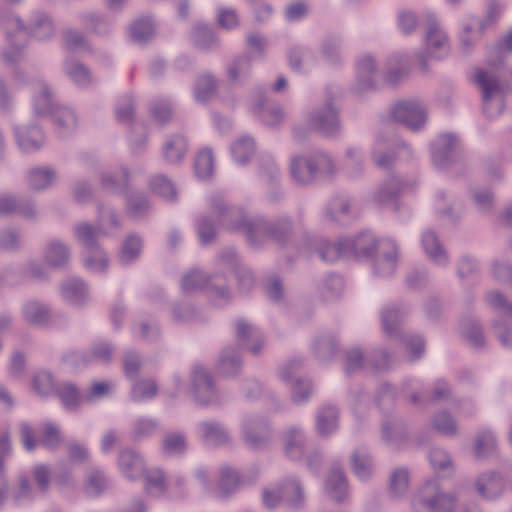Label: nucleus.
<instances>
[{
    "label": "nucleus",
    "mask_w": 512,
    "mask_h": 512,
    "mask_svg": "<svg viewBox=\"0 0 512 512\" xmlns=\"http://www.w3.org/2000/svg\"><path fill=\"white\" fill-rule=\"evenodd\" d=\"M210 216L204 215L197 221V234L202 244L211 243L216 236V225L232 232H243L251 246H260L266 239H271L279 245L286 244L292 237L294 228L289 217L277 221H267L262 217L248 219L244 211L238 207L228 206L219 192L211 193L208 198Z\"/></svg>",
    "instance_id": "1"
},
{
    "label": "nucleus",
    "mask_w": 512,
    "mask_h": 512,
    "mask_svg": "<svg viewBox=\"0 0 512 512\" xmlns=\"http://www.w3.org/2000/svg\"><path fill=\"white\" fill-rule=\"evenodd\" d=\"M16 82L30 83L37 91L35 96L34 108L38 115L51 113L52 119L57 126L58 133L67 134L72 132L78 124L76 113L68 107H54L52 103V95L47 84L41 79H30L22 71L15 72Z\"/></svg>",
    "instance_id": "2"
},
{
    "label": "nucleus",
    "mask_w": 512,
    "mask_h": 512,
    "mask_svg": "<svg viewBox=\"0 0 512 512\" xmlns=\"http://www.w3.org/2000/svg\"><path fill=\"white\" fill-rule=\"evenodd\" d=\"M474 82L482 92L483 113L489 118L499 116L504 109V94L499 77L479 69L474 75Z\"/></svg>",
    "instance_id": "3"
},
{
    "label": "nucleus",
    "mask_w": 512,
    "mask_h": 512,
    "mask_svg": "<svg viewBox=\"0 0 512 512\" xmlns=\"http://www.w3.org/2000/svg\"><path fill=\"white\" fill-rule=\"evenodd\" d=\"M205 288L209 298L216 305H223L230 300V291L217 278H208L201 271L194 269L186 273L181 280V289L190 293Z\"/></svg>",
    "instance_id": "4"
},
{
    "label": "nucleus",
    "mask_w": 512,
    "mask_h": 512,
    "mask_svg": "<svg viewBox=\"0 0 512 512\" xmlns=\"http://www.w3.org/2000/svg\"><path fill=\"white\" fill-rule=\"evenodd\" d=\"M118 467L127 478L143 480H164L165 472L157 467L147 468L143 458L132 449H122L118 456Z\"/></svg>",
    "instance_id": "5"
},
{
    "label": "nucleus",
    "mask_w": 512,
    "mask_h": 512,
    "mask_svg": "<svg viewBox=\"0 0 512 512\" xmlns=\"http://www.w3.org/2000/svg\"><path fill=\"white\" fill-rule=\"evenodd\" d=\"M391 115L396 122L414 132L422 130L427 122V109L417 99L398 101L392 107Z\"/></svg>",
    "instance_id": "6"
},
{
    "label": "nucleus",
    "mask_w": 512,
    "mask_h": 512,
    "mask_svg": "<svg viewBox=\"0 0 512 512\" xmlns=\"http://www.w3.org/2000/svg\"><path fill=\"white\" fill-rule=\"evenodd\" d=\"M192 394L199 405H214L220 402L213 378L202 366L192 370Z\"/></svg>",
    "instance_id": "7"
},
{
    "label": "nucleus",
    "mask_w": 512,
    "mask_h": 512,
    "mask_svg": "<svg viewBox=\"0 0 512 512\" xmlns=\"http://www.w3.org/2000/svg\"><path fill=\"white\" fill-rule=\"evenodd\" d=\"M304 251L315 250L325 262H334L341 257L348 256L346 239L330 242L326 239H317L311 235L303 236Z\"/></svg>",
    "instance_id": "8"
},
{
    "label": "nucleus",
    "mask_w": 512,
    "mask_h": 512,
    "mask_svg": "<svg viewBox=\"0 0 512 512\" xmlns=\"http://www.w3.org/2000/svg\"><path fill=\"white\" fill-rule=\"evenodd\" d=\"M310 125L325 136L339 133L340 122L334 98L329 96L325 105L311 115Z\"/></svg>",
    "instance_id": "9"
},
{
    "label": "nucleus",
    "mask_w": 512,
    "mask_h": 512,
    "mask_svg": "<svg viewBox=\"0 0 512 512\" xmlns=\"http://www.w3.org/2000/svg\"><path fill=\"white\" fill-rule=\"evenodd\" d=\"M461 150V145L456 135L445 133L432 144V160L435 165L443 167L456 161Z\"/></svg>",
    "instance_id": "10"
},
{
    "label": "nucleus",
    "mask_w": 512,
    "mask_h": 512,
    "mask_svg": "<svg viewBox=\"0 0 512 512\" xmlns=\"http://www.w3.org/2000/svg\"><path fill=\"white\" fill-rule=\"evenodd\" d=\"M12 51L3 53V61L12 64L19 59L20 51L27 42L28 32L17 17H10L3 22Z\"/></svg>",
    "instance_id": "11"
},
{
    "label": "nucleus",
    "mask_w": 512,
    "mask_h": 512,
    "mask_svg": "<svg viewBox=\"0 0 512 512\" xmlns=\"http://www.w3.org/2000/svg\"><path fill=\"white\" fill-rule=\"evenodd\" d=\"M449 42L446 33L439 27L435 17L427 16L426 50L436 59H441L449 53Z\"/></svg>",
    "instance_id": "12"
},
{
    "label": "nucleus",
    "mask_w": 512,
    "mask_h": 512,
    "mask_svg": "<svg viewBox=\"0 0 512 512\" xmlns=\"http://www.w3.org/2000/svg\"><path fill=\"white\" fill-rule=\"evenodd\" d=\"M236 337L238 344L247 348L253 355H258L264 346L262 333L244 319L236 321Z\"/></svg>",
    "instance_id": "13"
},
{
    "label": "nucleus",
    "mask_w": 512,
    "mask_h": 512,
    "mask_svg": "<svg viewBox=\"0 0 512 512\" xmlns=\"http://www.w3.org/2000/svg\"><path fill=\"white\" fill-rule=\"evenodd\" d=\"M290 176L296 184L307 185L316 179L312 153L309 155H295L290 160Z\"/></svg>",
    "instance_id": "14"
},
{
    "label": "nucleus",
    "mask_w": 512,
    "mask_h": 512,
    "mask_svg": "<svg viewBox=\"0 0 512 512\" xmlns=\"http://www.w3.org/2000/svg\"><path fill=\"white\" fill-rule=\"evenodd\" d=\"M379 72L375 60L370 55L361 57L356 66V89L359 92L373 89L377 85Z\"/></svg>",
    "instance_id": "15"
},
{
    "label": "nucleus",
    "mask_w": 512,
    "mask_h": 512,
    "mask_svg": "<svg viewBox=\"0 0 512 512\" xmlns=\"http://www.w3.org/2000/svg\"><path fill=\"white\" fill-rule=\"evenodd\" d=\"M397 247L390 240H383L379 244V253L374 260V271L379 276H390L397 265Z\"/></svg>",
    "instance_id": "16"
},
{
    "label": "nucleus",
    "mask_w": 512,
    "mask_h": 512,
    "mask_svg": "<svg viewBox=\"0 0 512 512\" xmlns=\"http://www.w3.org/2000/svg\"><path fill=\"white\" fill-rule=\"evenodd\" d=\"M243 432L246 442L256 448L268 440L269 425L261 417L249 416L244 419Z\"/></svg>",
    "instance_id": "17"
},
{
    "label": "nucleus",
    "mask_w": 512,
    "mask_h": 512,
    "mask_svg": "<svg viewBox=\"0 0 512 512\" xmlns=\"http://www.w3.org/2000/svg\"><path fill=\"white\" fill-rule=\"evenodd\" d=\"M485 30L486 21H480L477 17H471L469 21L463 25L459 34L461 52L468 54L476 43L479 42Z\"/></svg>",
    "instance_id": "18"
},
{
    "label": "nucleus",
    "mask_w": 512,
    "mask_h": 512,
    "mask_svg": "<svg viewBox=\"0 0 512 512\" xmlns=\"http://www.w3.org/2000/svg\"><path fill=\"white\" fill-rule=\"evenodd\" d=\"M21 316L27 324L32 326H46L51 321L49 308L37 300H28L23 303Z\"/></svg>",
    "instance_id": "19"
},
{
    "label": "nucleus",
    "mask_w": 512,
    "mask_h": 512,
    "mask_svg": "<svg viewBox=\"0 0 512 512\" xmlns=\"http://www.w3.org/2000/svg\"><path fill=\"white\" fill-rule=\"evenodd\" d=\"M253 110L263 123L276 126L284 120V112L280 105L267 102L262 95L255 101Z\"/></svg>",
    "instance_id": "20"
},
{
    "label": "nucleus",
    "mask_w": 512,
    "mask_h": 512,
    "mask_svg": "<svg viewBox=\"0 0 512 512\" xmlns=\"http://www.w3.org/2000/svg\"><path fill=\"white\" fill-rule=\"evenodd\" d=\"M57 173L51 167H35L27 172L26 183L30 190L43 191L52 186Z\"/></svg>",
    "instance_id": "21"
},
{
    "label": "nucleus",
    "mask_w": 512,
    "mask_h": 512,
    "mask_svg": "<svg viewBox=\"0 0 512 512\" xmlns=\"http://www.w3.org/2000/svg\"><path fill=\"white\" fill-rule=\"evenodd\" d=\"M348 255L357 257H369L374 252L379 243L371 233H361L353 238H345Z\"/></svg>",
    "instance_id": "22"
},
{
    "label": "nucleus",
    "mask_w": 512,
    "mask_h": 512,
    "mask_svg": "<svg viewBox=\"0 0 512 512\" xmlns=\"http://www.w3.org/2000/svg\"><path fill=\"white\" fill-rule=\"evenodd\" d=\"M70 259V248L60 240H51L44 251L45 262L55 268L64 267Z\"/></svg>",
    "instance_id": "23"
},
{
    "label": "nucleus",
    "mask_w": 512,
    "mask_h": 512,
    "mask_svg": "<svg viewBox=\"0 0 512 512\" xmlns=\"http://www.w3.org/2000/svg\"><path fill=\"white\" fill-rule=\"evenodd\" d=\"M15 135L18 144L24 152H33L38 150L44 143L42 130L37 126L28 128H16Z\"/></svg>",
    "instance_id": "24"
},
{
    "label": "nucleus",
    "mask_w": 512,
    "mask_h": 512,
    "mask_svg": "<svg viewBox=\"0 0 512 512\" xmlns=\"http://www.w3.org/2000/svg\"><path fill=\"white\" fill-rule=\"evenodd\" d=\"M285 452L292 460H302L306 453V439L301 430L290 428L285 433Z\"/></svg>",
    "instance_id": "25"
},
{
    "label": "nucleus",
    "mask_w": 512,
    "mask_h": 512,
    "mask_svg": "<svg viewBox=\"0 0 512 512\" xmlns=\"http://www.w3.org/2000/svg\"><path fill=\"white\" fill-rule=\"evenodd\" d=\"M422 245L425 253L435 264L439 266L447 265L448 255L434 232L427 231L423 234Z\"/></svg>",
    "instance_id": "26"
},
{
    "label": "nucleus",
    "mask_w": 512,
    "mask_h": 512,
    "mask_svg": "<svg viewBox=\"0 0 512 512\" xmlns=\"http://www.w3.org/2000/svg\"><path fill=\"white\" fill-rule=\"evenodd\" d=\"M99 233L100 229L88 222H80L74 227L75 238L84 247L85 251L100 248L98 244Z\"/></svg>",
    "instance_id": "27"
},
{
    "label": "nucleus",
    "mask_w": 512,
    "mask_h": 512,
    "mask_svg": "<svg viewBox=\"0 0 512 512\" xmlns=\"http://www.w3.org/2000/svg\"><path fill=\"white\" fill-rule=\"evenodd\" d=\"M187 148L188 143L184 136L172 135L163 146L164 158L169 163H178L185 157Z\"/></svg>",
    "instance_id": "28"
},
{
    "label": "nucleus",
    "mask_w": 512,
    "mask_h": 512,
    "mask_svg": "<svg viewBox=\"0 0 512 512\" xmlns=\"http://www.w3.org/2000/svg\"><path fill=\"white\" fill-rule=\"evenodd\" d=\"M66 75L79 87L86 88L92 83V75L89 69L82 63L73 59L64 62Z\"/></svg>",
    "instance_id": "29"
},
{
    "label": "nucleus",
    "mask_w": 512,
    "mask_h": 512,
    "mask_svg": "<svg viewBox=\"0 0 512 512\" xmlns=\"http://www.w3.org/2000/svg\"><path fill=\"white\" fill-rule=\"evenodd\" d=\"M403 189V185L396 177L386 180L374 194V201L378 205H388L399 196Z\"/></svg>",
    "instance_id": "30"
},
{
    "label": "nucleus",
    "mask_w": 512,
    "mask_h": 512,
    "mask_svg": "<svg viewBox=\"0 0 512 512\" xmlns=\"http://www.w3.org/2000/svg\"><path fill=\"white\" fill-rule=\"evenodd\" d=\"M351 468L356 477L365 478L372 475L373 462L365 448H357L351 455Z\"/></svg>",
    "instance_id": "31"
},
{
    "label": "nucleus",
    "mask_w": 512,
    "mask_h": 512,
    "mask_svg": "<svg viewBox=\"0 0 512 512\" xmlns=\"http://www.w3.org/2000/svg\"><path fill=\"white\" fill-rule=\"evenodd\" d=\"M430 463L435 472L443 477L454 476V465L449 454L441 448H433L430 452Z\"/></svg>",
    "instance_id": "32"
},
{
    "label": "nucleus",
    "mask_w": 512,
    "mask_h": 512,
    "mask_svg": "<svg viewBox=\"0 0 512 512\" xmlns=\"http://www.w3.org/2000/svg\"><path fill=\"white\" fill-rule=\"evenodd\" d=\"M62 296L72 304H82L87 299L85 284L79 279H69L62 284Z\"/></svg>",
    "instance_id": "33"
},
{
    "label": "nucleus",
    "mask_w": 512,
    "mask_h": 512,
    "mask_svg": "<svg viewBox=\"0 0 512 512\" xmlns=\"http://www.w3.org/2000/svg\"><path fill=\"white\" fill-rule=\"evenodd\" d=\"M199 428L204 439L213 445H222L229 441L227 430L219 423L205 421L200 423Z\"/></svg>",
    "instance_id": "34"
},
{
    "label": "nucleus",
    "mask_w": 512,
    "mask_h": 512,
    "mask_svg": "<svg viewBox=\"0 0 512 512\" xmlns=\"http://www.w3.org/2000/svg\"><path fill=\"white\" fill-rule=\"evenodd\" d=\"M338 424V411L333 406H326L319 410L316 427L320 435H329Z\"/></svg>",
    "instance_id": "35"
},
{
    "label": "nucleus",
    "mask_w": 512,
    "mask_h": 512,
    "mask_svg": "<svg viewBox=\"0 0 512 512\" xmlns=\"http://www.w3.org/2000/svg\"><path fill=\"white\" fill-rule=\"evenodd\" d=\"M289 66L292 70L300 72L305 67H310L315 62L314 53L302 47H293L288 54Z\"/></svg>",
    "instance_id": "36"
},
{
    "label": "nucleus",
    "mask_w": 512,
    "mask_h": 512,
    "mask_svg": "<svg viewBox=\"0 0 512 512\" xmlns=\"http://www.w3.org/2000/svg\"><path fill=\"white\" fill-rule=\"evenodd\" d=\"M255 152V143L251 137L242 136L231 145V153L234 160L244 165Z\"/></svg>",
    "instance_id": "37"
},
{
    "label": "nucleus",
    "mask_w": 512,
    "mask_h": 512,
    "mask_svg": "<svg viewBox=\"0 0 512 512\" xmlns=\"http://www.w3.org/2000/svg\"><path fill=\"white\" fill-rule=\"evenodd\" d=\"M364 167L363 152L357 147H349L345 152L344 169L351 178L362 174Z\"/></svg>",
    "instance_id": "38"
},
{
    "label": "nucleus",
    "mask_w": 512,
    "mask_h": 512,
    "mask_svg": "<svg viewBox=\"0 0 512 512\" xmlns=\"http://www.w3.org/2000/svg\"><path fill=\"white\" fill-rule=\"evenodd\" d=\"M241 368V360L236 351L231 348H225L219 358L218 370L223 375H234Z\"/></svg>",
    "instance_id": "39"
},
{
    "label": "nucleus",
    "mask_w": 512,
    "mask_h": 512,
    "mask_svg": "<svg viewBox=\"0 0 512 512\" xmlns=\"http://www.w3.org/2000/svg\"><path fill=\"white\" fill-rule=\"evenodd\" d=\"M64 439L59 428L52 422H45L43 424L39 443L48 449H56L62 443Z\"/></svg>",
    "instance_id": "40"
},
{
    "label": "nucleus",
    "mask_w": 512,
    "mask_h": 512,
    "mask_svg": "<svg viewBox=\"0 0 512 512\" xmlns=\"http://www.w3.org/2000/svg\"><path fill=\"white\" fill-rule=\"evenodd\" d=\"M155 33V26L153 21L148 18H141L134 21L130 26V34L133 40L137 42L148 41Z\"/></svg>",
    "instance_id": "41"
},
{
    "label": "nucleus",
    "mask_w": 512,
    "mask_h": 512,
    "mask_svg": "<svg viewBox=\"0 0 512 512\" xmlns=\"http://www.w3.org/2000/svg\"><path fill=\"white\" fill-rule=\"evenodd\" d=\"M101 185L104 189L117 193L123 191L128 183V171L123 168L120 175H115L111 172H103L101 174Z\"/></svg>",
    "instance_id": "42"
},
{
    "label": "nucleus",
    "mask_w": 512,
    "mask_h": 512,
    "mask_svg": "<svg viewBox=\"0 0 512 512\" xmlns=\"http://www.w3.org/2000/svg\"><path fill=\"white\" fill-rule=\"evenodd\" d=\"M141 249V239L134 234L129 235L122 245L119 253V260L123 264H129L140 255Z\"/></svg>",
    "instance_id": "43"
},
{
    "label": "nucleus",
    "mask_w": 512,
    "mask_h": 512,
    "mask_svg": "<svg viewBox=\"0 0 512 512\" xmlns=\"http://www.w3.org/2000/svg\"><path fill=\"white\" fill-rule=\"evenodd\" d=\"M30 33L40 39L45 40L54 33V26L51 19L45 14H37L30 24Z\"/></svg>",
    "instance_id": "44"
},
{
    "label": "nucleus",
    "mask_w": 512,
    "mask_h": 512,
    "mask_svg": "<svg viewBox=\"0 0 512 512\" xmlns=\"http://www.w3.org/2000/svg\"><path fill=\"white\" fill-rule=\"evenodd\" d=\"M461 332L475 348H480L484 345V337L481 328L475 319L466 318L462 320Z\"/></svg>",
    "instance_id": "45"
},
{
    "label": "nucleus",
    "mask_w": 512,
    "mask_h": 512,
    "mask_svg": "<svg viewBox=\"0 0 512 512\" xmlns=\"http://www.w3.org/2000/svg\"><path fill=\"white\" fill-rule=\"evenodd\" d=\"M432 424L433 427L442 435L454 436L457 434V422L453 416L446 411L435 414L432 419Z\"/></svg>",
    "instance_id": "46"
},
{
    "label": "nucleus",
    "mask_w": 512,
    "mask_h": 512,
    "mask_svg": "<svg viewBox=\"0 0 512 512\" xmlns=\"http://www.w3.org/2000/svg\"><path fill=\"white\" fill-rule=\"evenodd\" d=\"M314 167L316 170V179L318 177L332 176L336 172V165L333 159L323 151L312 153Z\"/></svg>",
    "instance_id": "47"
},
{
    "label": "nucleus",
    "mask_w": 512,
    "mask_h": 512,
    "mask_svg": "<svg viewBox=\"0 0 512 512\" xmlns=\"http://www.w3.org/2000/svg\"><path fill=\"white\" fill-rule=\"evenodd\" d=\"M217 89V82L211 75L205 74L197 79L195 85V99L198 102L207 101Z\"/></svg>",
    "instance_id": "48"
},
{
    "label": "nucleus",
    "mask_w": 512,
    "mask_h": 512,
    "mask_svg": "<svg viewBox=\"0 0 512 512\" xmlns=\"http://www.w3.org/2000/svg\"><path fill=\"white\" fill-rule=\"evenodd\" d=\"M195 173L198 178H208L214 169L213 154L209 149L201 150L196 156L194 163Z\"/></svg>",
    "instance_id": "49"
},
{
    "label": "nucleus",
    "mask_w": 512,
    "mask_h": 512,
    "mask_svg": "<svg viewBox=\"0 0 512 512\" xmlns=\"http://www.w3.org/2000/svg\"><path fill=\"white\" fill-rule=\"evenodd\" d=\"M406 312L396 306H387L381 314L382 326L387 334L396 331L397 325L404 319Z\"/></svg>",
    "instance_id": "50"
},
{
    "label": "nucleus",
    "mask_w": 512,
    "mask_h": 512,
    "mask_svg": "<svg viewBox=\"0 0 512 512\" xmlns=\"http://www.w3.org/2000/svg\"><path fill=\"white\" fill-rule=\"evenodd\" d=\"M157 394V385L153 379H142L134 383L131 397L134 401L153 398Z\"/></svg>",
    "instance_id": "51"
},
{
    "label": "nucleus",
    "mask_w": 512,
    "mask_h": 512,
    "mask_svg": "<svg viewBox=\"0 0 512 512\" xmlns=\"http://www.w3.org/2000/svg\"><path fill=\"white\" fill-rule=\"evenodd\" d=\"M84 265L87 269L94 272H103L108 267V258L106 253L100 248L93 251H85Z\"/></svg>",
    "instance_id": "52"
},
{
    "label": "nucleus",
    "mask_w": 512,
    "mask_h": 512,
    "mask_svg": "<svg viewBox=\"0 0 512 512\" xmlns=\"http://www.w3.org/2000/svg\"><path fill=\"white\" fill-rule=\"evenodd\" d=\"M388 65L385 81L391 85L397 84L408 73L407 64L402 57L391 58Z\"/></svg>",
    "instance_id": "53"
},
{
    "label": "nucleus",
    "mask_w": 512,
    "mask_h": 512,
    "mask_svg": "<svg viewBox=\"0 0 512 512\" xmlns=\"http://www.w3.org/2000/svg\"><path fill=\"white\" fill-rule=\"evenodd\" d=\"M162 448L169 455L182 454L186 450V438L182 433H168L162 440Z\"/></svg>",
    "instance_id": "54"
},
{
    "label": "nucleus",
    "mask_w": 512,
    "mask_h": 512,
    "mask_svg": "<svg viewBox=\"0 0 512 512\" xmlns=\"http://www.w3.org/2000/svg\"><path fill=\"white\" fill-rule=\"evenodd\" d=\"M312 393V385L307 378H296L291 385V398L293 403L302 404L308 401Z\"/></svg>",
    "instance_id": "55"
},
{
    "label": "nucleus",
    "mask_w": 512,
    "mask_h": 512,
    "mask_svg": "<svg viewBox=\"0 0 512 512\" xmlns=\"http://www.w3.org/2000/svg\"><path fill=\"white\" fill-rule=\"evenodd\" d=\"M150 188L153 192L168 199H175L176 189L174 184L163 175H157L150 181Z\"/></svg>",
    "instance_id": "56"
},
{
    "label": "nucleus",
    "mask_w": 512,
    "mask_h": 512,
    "mask_svg": "<svg viewBox=\"0 0 512 512\" xmlns=\"http://www.w3.org/2000/svg\"><path fill=\"white\" fill-rule=\"evenodd\" d=\"M57 394L63 405L69 410L75 408L81 401V396L78 390L71 383L62 384L57 389Z\"/></svg>",
    "instance_id": "57"
},
{
    "label": "nucleus",
    "mask_w": 512,
    "mask_h": 512,
    "mask_svg": "<svg viewBox=\"0 0 512 512\" xmlns=\"http://www.w3.org/2000/svg\"><path fill=\"white\" fill-rule=\"evenodd\" d=\"M496 448V439L494 435L487 430L481 431L475 442V453L478 457L485 456L493 452Z\"/></svg>",
    "instance_id": "58"
},
{
    "label": "nucleus",
    "mask_w": 512,
    "mask_h": 512,
    "mask_svg": "<svg viewBox=\"0 0 512 512\" xmlns=\"http://www.w3.org/2000/svg\"><path fill=\"white\" fill-rule=\"evenodd\" d=\"M349 202L344 197H336L331 200L327 208L329 218L336 222H342L349 212Z\"/></svg>",
    "instance_id": "59"
},
{
    "label": "nucleus",
    "mask_w": 512,
    "mask_h": 512,
    "mask_svg": "<svg viewBox=\"0 0 512 512\" xmlns=\"http://www.w3.org/2000/svg\"><path fill=\"white\" fill-rule=\"evenodd\" d=\"M33 388L41 396H47L54 390L52 375L46 371H40L33 377Z\"/></svg>",
    "instance_id": "60"
},
{
    "label": "nucleus",
    "mask_w": 512,
    "mask_h": 512,
    "mask_svg": "<svg viewBox=\"0 0 512 512\" xmlns=\"http://www.w3.org/2000/svg\"><path fill=\"white\" fill-rule=\"evenodd\" d=\"M116 118L119 122L132 123L134 117V100L130 96L121 98L116 106Z\"/></svg>",
    "instance_id": "61"
},
{
    "label": "nucleus",
    "mask_w": 512,
    "mask_h": 512,
    "mask_svg": "<svg viewBox=\"0 0 512 512\" xmlns=\"http://www.w3.org/2000/svg\"><path fill=\"white\" fill-rule=\"evenodd\" d=\"M363 353L358 347L347 350L344 371L347 374L361 370L365 366Z\"/></svg>",
    "instance_id": "62"
},
{
    "label": "nucleus",
    "mask_w": 512,
    "mask_h": 512,
    "mask_svg": "<svg viewBox=\"0 0 512 512\" xmlns=\"http://www.w3.org/2000/svg\"><path fill=\"white\" fill-rule=\"evenodd\" d=\"M404 436L403 424L398 420H387L382 424V437L387 442H396Z\"/></svg>",
    "instance_id": "63"
},
{
    "label": "nucleus",
    "mask_w": 512,
    "mask_h": 512,
    "mask_svg": "<svg viewBox=\"0 0 512 512\" xmlns=\"http://www.w3.org/2000/svg\"><path fill=\"white\" fill-rule=\"evenodd\" d=\"M250 69V59L247 56L236 58L228 68V77L231 81H239L247 75Z\"/></svg>",
    "instance_id": "64"
}]
</instances>
